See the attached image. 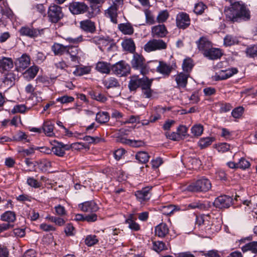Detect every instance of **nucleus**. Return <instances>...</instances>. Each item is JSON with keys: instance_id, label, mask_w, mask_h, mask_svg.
I'll use <instances>...</instances> for the list:
<instances>
[{"instance_id": "17", "label": "nucleus", "mask_w": 257, "mask_h": 257, "mask_svg": "<svg viewBox=\"0 0 257 257\" xmlns=\"http://www.w3.org/2000/svg\"><path fill=\"white\" fill-rule=\"evenodd\" d=\"M223 53L221 49L213 48L212 46L203 53L204 56L210 60L220 59Z\"/></svg>"}, {"instance_id": "42", "label": "nucleus", "mask_w": 257, "mask_h": 257, "mask_svg": "<svg viewBox=\"0 0 257 257\" xmlns=\"http://www.w3.org/2000/svg\"><path fill=\"white\" fill-rule=\"evenodd\" d=\"M91 68L89 66H77L73 72L76 76H82L89 74L90 72Z\"/></svg>"}, {"instance_id": "7", "label": "nucleus", "mask_w": 257, "mask_h": 257, "mask_svg": "<svg viewBox=\"0 0 257 257\" xmlns=\"http://www.w3.org/2000/svg\"><path fill=\"white\" fill-rule=\"evenodd\" d=\"M111 70L116 75L125 76L130 73L131 68L124 61L121 60L112 65Z\"/></svg>"}, {"instance_id": "22", "label": "nucleus", "mask_w": 257, "mask_h": 257, "mask_svg": "<svg viewBox=\"0 0 257 257\" xmlns=\"http://www.w3.org/2000/svg\"><path fill=\"white\" fill-rule=\"evenodd\" d=\"M79 208L84 212H94L98 210V207L97 204L93 201H86L78 205Z\"/></svg>"}, {"instance_id": "51", "label": "nucleus", "mask_w": 257, "mask_h": 257, "mask_svg": "<svg viewBox=\"0 0 257 257\" xmlns=\"http://www.w3.org/2000/svg\"><path fill=\"white\" fill-rule=\"evenodd\" d=\"M153 81V79H149L147 77H143L140 87V88H141V90H144L145 89L151 88L152 85Z\"/></svg>"}, {"instance_id": "36", "label": "nucleus", "mask_w": 257, "mask_h": 257, "mask_svg": "<svg viewBox=\"0 0 257 257\" xmlns=\"http://www.w3.org/2000/svg\"><path fill=\"white\" fill-rule=\"evenodd\" d=\"M16 79V74L13 72H10L5 75L3 82L8 87H11L15 84Z\"/></svg>"}, {"instance_id": "4", "label": "nucleus", "mask_w": 257, "mask_h": 257, "mask_svg": "<svg viewBox=\"0 0 257 257\" xmlns=\"http://www.w3.org/2000/svg\"><path fill=\"white\" fill-rule=\"evenodd\" d=\"M64 17L62 8L57 5H51L48 10V20L52 23H57Z\"/></svg>"}, {"instance_id": "43", "label": "nucleus", "mask_w": 257, "mask_h": 257, "mask_svg": "<svg viewBox=\"0 0 257 257\" xmlns=\"http://www.w3.org/2000/svg\"><path fill=\"white\" fill-rule=\"evenodd\" d=\"M169 16V13L167 10H162L159 12L156 21L159 24L164 23L167 21Z\"/></svg>"}, {"instance_id": "13", "label": "nucleus", "mask_w": 257, "mask_h": 257, "mask_svg": "<svg viewBox=\"0 0 257 257\" xmlns=\"http://www.w3.org/2000/svg\"><path fill=\"white\" fill-rule=\"evenodd\" d=\"M233 199L227 195H221L216 198L214 205L218 208H228L232 204Z\"/></svg>"}, {"instance_id": "35", "label": "nucleus", "mask_w": 257, "mask_h": 257, "mask_svg": "<svg viewBox=\"0 0 257 257\" xmlns=\"http://www.w3.org/2000/svg\"><path fill=\"white\" fill-rule=\"evenodd\" d=\"M13 65V62L11 58L4 57L0 59V71L11 69Z\"/></svg>"}, {"instance_id": "10", "label": "nucleus", "mask_w": 257, "mask_h": 257, "mask_svg": "<svg viewBox=\"0 0 257 257\" xmlns=\"http://www.w3.org/2000/svg\"><path fill=\"white\" fill-rule=\"evenodd\" d=\"M78 145H80V144H73L71 146H69L65 145L61 142H56V144L51 148V153L53 152L57 156L62 157L65 155L66 151H68L72 147H74Z\"/></svg>"}, {"instance_id": "62", "label": "nucleus", "mask_w": 257, "mask_h": 257, "mask_svg": "<svg viewBox=\"0 0 257 257\" xmlns=\"http://www.w3.org/2000/svg\"><path fill=\"white\" fill-rule=\"evenodd\" d=\"M230 149V145L226 143H221L216 147L217 151L222 153L227 152Z\"/></svg>"}, {"instance_id": "1", "label": "nucleus", "mask_w": 257, "mask_h": 257, "mask_svg": "<svg viewBox=\"0 0 257 257\" xmlns=\"http://www.w3.org/2000/svg\"><path fill=\"white\" fill-rule=\"evenodd\" d=\"M226 19L232 22L241 20L248 21L250 19V11L246 6L241 1L234 2L230 7L224 8Z\"/></svg>"}, {"instance_id": "12", "label": "nucleus", "mask_w": 257, "mask_h": 257, "mask_svg": "<svg viewBox=\"0 0 257 257\" xmlns=\"http://www.w3.org/2000/svg\"><path fill=\"white\" fill-rule=\"evenodd\" d=\"M152 186H148L143 188L141 190L137 191L135 192V196L137 200L141 203L149 200L152 196Z\"/></svg>"}, {"instance_id": "38", "label": "nucleus", "mask_w": 257, "mask_h": 257, "mask_svg": "<svg viewBox=\"0 0 257 257\" xmlns=\"http://www.w3.org/2000/svg\"><path fill=\"white\" fill-rule=\"evenodd\" d=\"M194 64L193 60L190 58H187L183 61L182 68L184 72L189 74Z\"/></svg>"}, {"instance_id": "61", "label": "nucleus", "mask_w": 257, "mask_h": 257, "mask_svg": "<svg viewBox=\"0 0 257 257\" xmlns=\"http://www.w3.org/2000/svg\"><path fill=\"white\" fill-rule=\"evenodd\" d=\"M13 140L17 142L22 141L23 140H26V142H28L27 135L25 133L21 131L19 132L13 137Z\"/></svg>"}, {"instance_id": "28", "label": "nucleus", "mask_w": 257, "mask_h": 257, "mask_svg": "<svg viewBox=\"0 0 257 257\" xmlns=\"http://www.w3.org/2000/svg\"><path fill=\"white\" fill-rule=\"evenodd\" d=\"M118 28L124 35H131L134 33V29L130 23L120 24L118 25Z\"/></svg>"}, {"instance_id": "50", "label": "nucleus", "mask_w": 257, "mask_h": 257, "mask_svg": "<svg viewBox=\"0 0 257 257\" xmlns=\"http://www.w3.org/2000/svg\"><path fill=\"white\" fill-rule=\"evenodd\" d=\"M153 81V79H149L147 77H143L140 87V88H141V90H144L145 89L151 88L152 85Z\"/></svg>"}, {"instance_id": "30", "label": "nucleus", "mask_w": 257, "mask_h": 257, "mask_svg": "<svg viewBox=\"0 0 257 257\" xmlns=\"http://www.w3.org/2000/svg\"><path fill=\"white\" fill-rule=\"evenodd\" d=\"M1 220L9 223H13L16 220V214L14 211H6L1 215Z\"/></svg>"}, {"instance_id": "27", "label": "nucleus", "mask_w": 257, "mask_h": 257, "mask_svg": "<svg viewBox=\"0 0 257 257\" xmlns=\"http://www.w3.org/2000/svg\"><path fill=\"white\" fill-rule=\"evenodd\" d=\"M68 46H64L61 44L55 43L51 47L52 51L55 55H62L67 53Z\"/></svg>"}, {"instance_id": "52", "label": "nucleus", "mask_w": 257, "mask_h": 257, "mask_svg": "<svg viewBox=\"0 0 257 257\" xmlns=\"http://www.w3.org/2000/svg\"><path fill=\"white\" fill-rule=\"evenodd\" d=\"M203 126L200 124L193 125L191 129V133L194 136L198 137L201 136L203 132Z\"/></svg>"}, {"instance_id": "26", "label": "nucleus", "mask_w": 257, "mask_h": 257, "mask_svg": "<svg viewBox=\"0 0 257 257\" xmlns=\"http://www.w3.org/2000/svg\"><path fill=\"white\" fill-rule=\"evenodd\" d=\"M115 45L112 40L108 37H103L101 41L100 46H99V49L101 51H104L106 50L107 51H110L112 49L115 47Z\"/></svg>"}, {"instance_id": "59", "label": "nucleus", "mask_w": 257, "mask_h": 257, "mask_svg": "<svg viewBox=\"0 0 257 257\" xmlns=\"http://www.w3.org/2000/svg\"><path fill=\"white\" fill-rule=\"evenodd\" d=\"M165 135L168 139L174 141H178L181 139L180 134L176 132H166Z\"/></svg>"}, {"instance_id": "15", "label": "nucleus", "mask_w": 257, "mask_h": 257, "mask_svg": "<svg viewBox=\"0 0 257 257\" xmlns=\"http://www.w3.org/2000/svg\"><path fill=\"white\" fill-rule=\"evenodd\" d=\"M168 32L164 24H159L152 28L151 34L154 38H162L165 37Z\"/></svg>"}, {"instance_id": "34", "label": "nucleus", "mask_w": 257, "mask_h": 257, "mask_svg": "<svg viewBox=\"0 0 257 257\" xmlns=\"http://www.w3.org/2000/svg\"><path fill=\"white\" fill-rule=\"evenodd\" d=\"M118 9L115 7L110 6L107 10H106L105 13V16L109 18L111 21L114 24H116L117 22V16Z\"/></svg>"}, {"instance_id": "32", "label": "nucleus", "mask_w": 257, "mask_h": 257, "mask_svg": "<svg viewBox=\"0 0 257 257\" xmlns=\"http://www.w3.org/2000/svg\"><path fill=\"white\" fill-rule=\"evenodd\" d=\"M136 218L133 214L130 215L128 218L125 220V223L128 224V227L132 230L138 231L140 230V225L136 222Z\"/></svg>"}, {"instance_id": "46", "label": "nucleus", "mask_w": 257, "mask_h": 257, "mask_svg": "<svg viewBox=\"0 0 257 257\" xmlns=\"http://www.w3.org/2000/svg\"><path fill=\"white\" fill-rule=\"evenodd\" d=\"M89 94L92 99L102 103L105 102L107 100L104 94L99 92L92 91L89 92Z\"/></svg>"}, {"instance_id": "55", "label": "nucleus", "mask_w": 257, "mask_h": 257, "mask_svg": "<svg viewBox=\"0 0 257 257\" xmlns=\"http://www.w3.org/2000/svg\"><path fill=\"white\" fill-rule=\"evenodd\" d=\"M207 8V6L202 2H199L195 4L194 12L197 15H201Z\"/></svg>"}, {"instance_id": "64", "label": "nucleus", "mask_w": 257, "mask_h": 257, "mask_svg": "<svg viewBox=\"0 0 257 257\" xmlns=\"http://www.w3.org/2000/svg\"><path fill=\"white\" fill-rule=\"evenodd\" d=\"M246 53L251 57L257 55V45L251 46L246 49Z\"/></svg>"}, {"instance_id": "16", "label": "nucleus", "mask_w": 257, "mask_h": 257, "mask_svg": "<svg viewBox=\"0 0 257 257\" xmlns=\"http://www.w3.org/2000/svg\"><path fill=\"white\" fill-rule=\"evenodd\" d=\"M238 72L236 68H231L224 70H221L216 73L214 75V79L216 81L226 79Z\"/></svg>"}, {"instance_id": "23", "label": "nucleus", "mask_w": 257, "mask_h": 257, "mask_svg": "<svg viewBox=\"0 0 257 257\" xmlns=\"http://www.w3.org/2000/svg\"><path fill=\"white\" fill-rule=\"evenodd\" d=\"M142 78H140L138 75H133L130 77V81L128 83V88L130 91H136L140 88Z\"/></svg>"}, {"instance_id": "63", "label": "nucleus", "mask_w": 257, "mask_h": 257, "mask_svg": "<svg viewBox=\"0 0 257 257\" xmlns=\"http://www.w3.org/2000/svg\"><path fill=\"white\" fill-rule=\"evenodd\" d=\"M244 108L242 106H239L234 109L232 112V115L233 117L237 118H239L242 114Z\"/></svg>"}, {"instance_id": "11", "label": "nucleus", "mask_w": 257, "mask_h": 257, "mask_svg": "<svg viewBox=\"0 0 257 257\" xmlns=\"http://www.w3.org/2000/svg\"><path fill=\"white\" fill-rule=\"evenodd\" d=\"M177 68L175 62L168 64L164 61H159V64L157 67V71L165 76L168 77L171 72Z\"/></svg>"}, {"instance_id": "3", "label": "nucleus", "mask_w": 257, "mask_h": 257, "mask_svg": "<svg viewBox=\"0 0 257 257\" xmlns=\"http://www.w3.org/2000/svg\"><path fill=\"white\" fill-rule=\"evenodd\" d=\"M131 65L133 69L139 70L144 76L148 74L150 70L149 66L146 63L144 57L138 53L134 54L131 60Z\"/></svg>"}, {"instance_id": "48", "label": "nucleus", "mask_w": 257, "mask_h": 257, "mask_svg": "<svg viewBox=\"0 0 257 257\" xmlns=\"http://www.w3.org/2000/svg\"><path fill=\"white\" fill-rule=\"evenodd\" d=\"M123 144L128 145L133 147H140L145 145V143L141 140H132L130 139H125L122 141Z\"/></svg>"}, {"instance_id": "44", "label": "nucleus", "mask_w": 257, "mask_h": 257, "mask_svg": "<svg viewBox=\"0 0 257 257\" xmlns=\"http://www.w3.org/2000/svg\"><path fill=\"white\" fill-rule=\"evenodd\" d=\"M136 159L140 163L145 164L147 163L150 159V156L147 152L140 151L136 155Z\"/></svg>"}, {"instance_id": "19", "label": "nucleus", "mask_w": 257, "mask_h": 257, "mask_svg": "<svg viewBox=\"0 0 257 257\" xmlns=\"http://www.w3.org/2000/svg\"><path fill=\"white\" fill-rule=\"evenodd\" d=\"M197 48L202 53L207 51L212 45L211 42L206 37H201L196 42Z\"/></svg>"}, {"instance_id": "41", "label": "nucleus", "mask_w": 257, "mask_h": 257, "mask_svg": "<svg viewBox=\"0 0 257 257\" xmlns=\"http://www.w3.org/2000/svg\"><path fill=\"white\" fill-rule=\"evenodd\" d=\"M54 125L50 121H46L43 125L44 133L48 137H52L54 135Z\"/></svg>"}, {"instance_id": "33", "label": "nucleus", "mask_w": 257, "mask_h": 257, "mask_svg": "<svg viewBox=\"0 0 257 257\" xmlns=\"http://www.w3.org/2000/svg\"><path fill=\"white\" fill-rule=\"evenodd\" d=\"M123 48L131 53H134L136 50L135 44L131 38H127L123 40L121 43Z\"/></svg>"}, {"instance_id": "6", "label": "nucleus", "mask_w": 257, "mask_h": 257, "mask_svg": "<svg viewBox=\"0 0 257 257\" xmlns=\"http://www.w3.org/2000/svg\"><path fill=\"white\" fill-rule=\"evenodd\" d=\"M45 29L35 28L32 26H25L21 27L19 32L21 36L35 38L44 34Z\"/></svg>"}, {"instance_id": "47", "label": "nucleus", "mask_w": 257, "mask_h": 257, "mask_svg": "<svg viewBox=\"0 0 257 257\" xmlns=\"http://www.w3.org/2000/svg\"><path fill=\"white\" fill-rule=\"evenodd\" d=\"M153 248L157 252H160L163 250H167L168 249L165 243L162 241H155L153 242Z\"/></svg>"}, {"instance_id": "25", "label": "nucleus", "mask_w": 257, "mask_h": 257, "mask_svg": "<svg viewBox=\"0 0 257 257\" xmlns=\"http://www.w3.org/2000/svg\"><path fill=\"white\" fill-rule=\"evenodd\" d=\"M169 232V228L165 223H160L155 228V235L160 238L165 237Z\"/></svg>"}, {"instance_id": "21", "label": "nucleus", "mask_w": 257, "mask_h": 257, "mask_svg": "<svg viewBox=\"0 0 257 257\" xmlns=\"http://www.w3.org/2000/svg\"><path fill=\"white\" fill-rule=\"evenodd\" d=\"M80 28L84 32L93 33L96 31L95 24L90 20H85L80 22Z\"/></svg>"}, {"instance_id": "56", "label": "nucleus", "mask_w": 257, "mask_h": 257, "mask_svg": "<svg viewBox=\"0 0 257 257\" xmlns=\"http://www.w3.org/2000/svg\"><path fill=\"white\" fill-rule=\"evenodd\" d=\"M250 166L249 161L244 158H241L237 162V167L242 170H245L248 168Z\"/></svg>"}, {"instance_id": "40", "label": "nucleus", "mask_w": 257, "mask_h": 257, "mask_svg": "<svg viewBox=\"0 0 257 257\" xmlns=\"http://www.w3.org/2000/svg\"><path fill=\"white\" fill-rule=\"evenodd\" d=\"M214 141L213 137H206L201 138L198 142L200 149H203L209 146Z\"/></svg>"}, {"instance_id": "37", "label": "nucleus", "mask_w": 257, "mask_h": 257, "mask_svg": "<svg viewBox=\"0 0 257 257\" xmlns=\"http://www.w3.org/2000/svg\"><path fill=\"white\" fill-rule=\"evenodd\" d=\"M179 207L177 206L169 205L163 206L161 209V212L165 215H171L175 212L179 211Z\"/></svg>"}, {"instance_id": "31", "label": "nucleus", "mask_w": 257, "mask_h": 257, "mask_svg": "<svg viewBox=\"0 0 257 257\" xmlns=\"http://www.w3.org/2000/svg\"><path fill=\"white\" fill-rule=\"evenodd\" d=\"M38 71V66L36 65L32 66L23 73V76L27 80H30L36 76Z\"/></svg>"}, {"instance_id": "60", "label": "nucleus", "mask_w": 257, "mask_h": 257, "mask_svg": "<svg viewBox=\"0 0 257 257\" xmlns=\"http://www.w3.org/2000/svg\"><path fill=\"white\" fill-rule=\"evenodd\" d=\"M35 148L30 147L27 149H20L18 150V152L25 157L34 154Z\"/></svg>"}, {"instance_id": "45", "label": "nucleus", "mask_w": 257, "mask_h": 257, "mask_svg": "<svg viewBox=\"0 0 257 257\" xmlns=\"http://www.w3.org/2000/svg\"><path fill=\"white\" fill-rule=\"evenodd\" d=\"M241 250L243 252L250 250L253 253H257V241H252L246 243L241 247Z\"/></svg>"}, {"instance_id": "8", "label": "nucleus", "mask_w": 257, "mask_h": 257, "mask_svg": "<svg viewBox=\"0 0 257 257\" xmlns=\"http://www.w3.org/2000/svg\"><path fill=\"white\" fill-rule=\"evenodd\" d=\"M66 53L70 55L71 61L77 63H80L81 58L84 56L81 49L76 46L68 45Z\"/></svg>"}, {"instance_id": "58", "label": "nucleus", "mask_w": 257, "mask_h": 257, "mask_svg": "<svg viewBox=\"0 0 257 257\" xmlns=\"http://www.w3.org/2000/svg\"><path fill=\"white\" fill-rule=\"evenodd\" d=\"M27 184L33 188H38L41 186V183L33 177H29L27 180Z\"/></svg>"}, {"instance_id": "5", "label": "nucleus", "mask_w": 257, "mask_h": 257, "mask_svg": "<svg viewBox=\"0 0 257 257\" xmlns=\"http://www.w3.org/2000/svg\"><path fill=\"white\" fill-rule=\"evenodd\" d=\"M167 47V43L162 39H152L148 41L144 46L147 52H151L156 50H165Z\"/></svg>"}, {"instance_id": "18", "label": "nucleus", "mask_w": 257, "mask_h": 257, "mask_svg": "<svg viewBox=\"0 0 257 257\" xmlns=\"http://www.w3.org/2000/svg\"><path fill=\"white\" fill-rule=\"evenodd\" d=\"M30 63V58L26 54H23L21 57L17 59L15 62L18 71H22L28 67Z\"/></svg>"}, {"instance_id": "29", "label": "nucleus", "mask_w": 257, "mask_h": 257, "mask_svg": "<svg viewBox=\"0 0 257 257\" xmlns=\"http://www.w3.org/2000/svg\"><path fill=\"white\" fill-rule=\"evenodd\" d=\"M96 69L101 73L109 74L111 70V65L110 63L100 61L96 64Z\"/></svg>"}, {"instance_id": "57", "label": "nucleus", "mask_w": 257, "mask_h": 257, "mask_svg": "<svg viewBox=\"0 0 257 257\" xmlns=\"http://www.w3.org/2000/svg\"><path fill=\"white\" fill-rule=\"evenodd\" d=\"M74 98L72 96L66 95L59 97L56 99V101L61 104H66L74 101Z\"/></svg>"}, {"instance_id": "20", "label": "nucleus", "mask_w": 257, "mask_h": 257, "mask_svg": "<svg viewBox=\"0 0 257 257\" xmlns=\"http://www.w3.org/2000/svg\"><path fill=\"white\" fill-rule=\"evenodd\" d=\"M189 74L185 72H180L174 76L175 80L177 83V87L179 88L186 87Z\"/></svg>"}, {"instance_id": "54", "label": "nucleus", "mask_w": 257, "mask_h": 257, "mask_svg": "<svg viewBox=\"0 0 257 257\" xmlns=\"http://www.w3.org/2000/svg\"><path fill=\"white\" fill-rule=\"evenodd\" d=\"M146 22L149 25H153L156 23L155 17L152 14L151 11L146 9L144 11Z\"/></svg>"}, {"instance_id": "49", "label": "nucleus", "mask_w": 257, "mask_h": 257, "mask_svg": "<svg viewBox=\"0 0 257 257\" xmlns=\"http://www.w3.org/2000/svg\"><path fill=\"white\" fill-rule=\"evenodd\" d=\"M238 41L237 39L231 35H227L224 38V45L226 47L231 46L237 44Z\"/></svg>"}, {"instance_id": "9", "label": "nucleus", "mask_w": 257, "mask_h": 257, "mask_svg": "<svg viewBox=\"0 0 257 257\" xmlns=\"http://www.w3.org/2000/svg\"><path fill=\"white\" fill-rule=\"evenodd\" d=\"M191 23V19L189 15L185 12L179 13L176 18L177 27L181 29L187 28Z\"/></svg>"}, {"instance_id": "2", "label": "nucleus", "mask_w": 257, "mask_h": 257, "mask_svg": "<svg viewBox=\"0 0 257 257\" xmlns=\"http://www.w3.org/2000/svg\"><path fill=\"white\" fill-rule=\"evenodd\" d=\"M211 188L210 181L202 177L197 180L190 183L187 187V190L192 192H206Z\"/></svg>"}, {"instance_id": "39", "label": "nucleus", "mask_w": 257, "mask_h": 257, "mask_svg": "<svg viewBox=\"0 0 257 257\" xmlns=\"http://www.w3.org/2000/svg\"><path fill=\"white\" fill-rule=\"evenodd\" d=\"M95 120L100 123H104L109 120V115L107 112L100 111L96 115Z\"/></svg>"}, {"instance_id": "24", "label": "nucleus", "mask_w": 257, "mask_h": 257, "mask_svg": "<svg viewBox=\"0 0 257 257\" xmlns=\"http://www.w3.org/2000/svg\"><path fill=\"white\" fill-rule=\"evenodd\" d=\"M102 84L107 89L110 88L119 89L120 87L119 81L113 77H109L103 79Z\"/></svg>"}, {"instance_id": "53", "label": "nucleus", "mask_w": 257, "mask_h": 257, "mask_svg": "<svg viewBox=\"0 0 257 257\" xmlns=\"http://www.w3.org/2000/svg\"><path fill=\"white\" fill-rule=\"evenodd\" d=\"M98 241L97 237L95 235H87L85 240V244L88 246H91L96 244Z\"/></svg>"}, {"instance_id": "14", "label": "nucleus", "mask_w": 257, "mask_h": 257, "mask_svg": "<svg viewBox=\"0 0 257 257\" xmlns=\"http://www.w3.org/2000/svg\"><path fill=\"white\" fill-rule=\"evenodd\" d=\"M69 9L73 15H79L88 11L89 8L84 3L74 2L69 4Z\"/></svg>"}]
</instances>
